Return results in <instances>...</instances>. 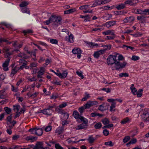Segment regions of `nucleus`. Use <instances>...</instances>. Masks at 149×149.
<instances>
[{
  "label": "nucleus",
  "mask_w": 149,
  "mask_h": 149,
  "mask_svg": "<svg viewBox=\"0 0 149 149\" xmlns=\"http://www.w3.org/2000/svg\"><path fill=\"white\" fill-rule=\"evenodd\" d=\"M61 124L62 125L64 126L69 123L68 121L66 120H62Z\"/></svg>",
  "instance_id": "obj_62"
},
{
  "label": "nucleus",
  "mask_w": 149,
  "mask_h": 149,
  "mask_svg": "<svg viewBox=\"0 0 149 149\" xmlns=\"http://www.w3.org/2000/svg\"><path fill=\"white\" fill-rule=\"evenodd\" d=\"M130 121V119L128 117H126L123 119L121 122V123L125 124L126 123H128Z\"/></svg>",
  "instance_id": "obj_36"
},
{
  "label": "nucleus",
  "mask_w": 149,
  "mask_h": 149,
  "mask_svg": "<svg viewBox=\"0 0 149 149\" xmlns=\"http://www.w3.org/2000/svg\"><path fill=\"white\" fill-rule=\"evenodd\" d=\"M135 1V0H127L124 2V3L125 5L128 4L131 6H134L136 3V2Z\"/></svg>",
  "instance_id": "obj_19"
},
{
  "label": "nucleus",
  "mask_w": 149,
  "mask_h": 149,
  "mask_svg": "<svg viewBox=\"0 0 149 149\" xmlns=\"http://www.w3.org/2000/svg\"><path fill=\"white\" fill-rule=\"evenodd\" d=\"M104 144L106 146H112L113 145V144L111 141L106 142L104 143Z\"/></svg>",
  "instance_id": "obj_55"
},
{
  "label": "nucleus",
  "mask_w": 149,
  "mask_h": 149,
  "mask_svg": "<svg viewBox=\"0 0 149 149\" xmlns=\"http://www.w3.org/2000/svg\"><path fill=\"white\" fill-rule=\"evenodd\" d=\"M149 15V9L146 8L144 10V15Z\"/></svg>",
  "instance_id": "obj_63"
},
{
  "label": "nucleus",
  "mask_w": 149,
  "mask_h": 149,
  "mask_svg": "<svg viewBox=\"0 0 149 149\" xmlns=\"http://www.w3.org/2000/svg\"><path fill=\"white\" fill-rule=\"evenodd\" d=\"M50 42L51 43L55 44H57L58 43L57 40L54 39H50Z\"/></svg>",
  "instance_id": "obj_51"
},
{
  "label": "nucleus",
  "mask_w": 149,
  "mask_h": 149,
  "mask_svg": "<svg viewBox=\"0 0 149 149\" xmlns=\"http://www.w3.org/2000/svg\"><path fill=\"white\" fill-rule=\"evenodd\" d=\"M116 56L111 55H109L107 59V63L108 65H111L115 63L116 61Z\"/></svg>",
  "instance_id": "obj_5"
},
{
  "label": "nucleus",
  "mask_w": 149,
  "mask_h": 149,
  "mask_svg": "<svg viewBox=\"0 0 149 149\" xmlns=\"http://www.w3.org/2000/svg\"><path fill=\"white\" fill-rule=\"evenodd\" d=\"M43 129H44L45 130L46 132H48L50 131L52 129V127L51 126L48 125V126H47L45 129L43 128Z\"/></svg>",
  "instance_id": "obj_52"
},
{
  "label": "nucleus",
  "mask_w": 149,
  "mask_h": 149,
  "mask_svg": "<svg viewBox=\"0 0 149 149\" xmlns=\"http://www.w3.org/2000/svg\"><path fill=\"white\" fill-rule=\"evenodd\" d=\"M149 110L148 109H145L141 111V117L144 122L149 121Z\"/></svg>",
  "instance_id": "obj_2"
},
{
  "label": "nucleus",
  "mask_w": 149,
  "mask_h": 149,
  "mask_svg": "<svg viewBox=\"0 0 149 149\" xmlns=\"http://www.w3.org/2000/svg\"><path fill=\"white\" fill-rule=\"evenodd\" d=\"M10 60V58H8L5 61L2 65V66L4 70L7 71L8 70V66Z\"/></svg>",
  "instance_id": "obj_8"
},
{
  "label": "nucleus",
  "mask_w": 149,
  "mask_h": 149,
  "mask_svg": "<svg viewBox=\"0 0 149 149\" xmlns=\"http://www.w3.org/2000/svg\"><path fill=\"white\" fill-rule=\"evenodd\" d=\"M132 12L136 14L144 15V10L134 9L132 10Z\"/></svg>",
  "instance_id": "obj_14"
},
{
  "label": "nucleus",
  "mask_w": 149,
  "mask_h": 149,
  "mask_svg": "<svg viewBox=\"0 0 149 149\" xmlns=\"http://www.w3.org/2000/svg\"><path fill=\"white\" fill-rule=\"evenodd\" d=\"M64 131V128L63 127H58L56 130V133L58 134H60L62 133Z\"/></svg>",
  "instance_id": "obj_27"
},
{
  "label": "nucleus",
  "mask_w": 149,
  "mask_h": 149,
  "mask_svg": "<svg viewBox=\"0 0 149 149\" xmlns=\"http://www.w3.org/2000/svg\"><path fill=\"white\" fill-rule=\"evenodd\" d=\"M85 42L86 43L87 46L88 47H97L98 46V44L93 43L92 42Z\"/></svg>",
  "instance_id": "obj_23"
},
{
  "label": "nucleus",
  "mask_w": 149,
  "mask_h": 149,
  "mask_svg": "<svg viewBox=\"0 0 149 149\" xmlns=\"http://www.w3.org/2000/svg\"><path fill=\"white\" fill-rule=\"evenodd\" d=\"M111 45H105L104 46V49L105 51L107 50H109L111 49Z\"/></svg>",
  "instance_id": "obj_64"
},
{
  "label": "nucleus",
  "mask_w": 149,
  "mask_h": 149,
  "mask_svg": "<svg viewBox=\"0 0 149 149\" xmlns=\"http://www.w3.org/2000/svg\"><path fill=\"white\" fill-rule=\"evenodd\" d=\"M37 138L36 136H29V141L31 140V142H33L37 140Z\"/></svg>",
  "instance_id": "obj_44"
},
{
  "label": "nucleus",
  "mask_w": 149,
  "mask_h": 149,
  "mask_svg": "<svg viewBox=\"0 0 149 149\" xmlns=\"http://www.w3.org/2000/svg\"><path fill=\"white\" fill-rule=\"evenodd\" d=\"M36 128L30 129L29 130V132H30L32 134H36Z\"/></svg>",
  "instance_id": "obj_42"
},
{
  "label": "nucleus",
  "mask_w": 149,
  "mask_h": 149,
  "mask_svg": "<svg viewBox=\"0 0 149 149\" xmlns=\"http://www.w3.org/2000/svg\"><path fill=\"white\" fill-rule=\"evenodd\" d=\"M37 66V64L35 63H32L30 65V69L35 68Z\"/></svg>",
  "instance_id": "obj_60"
},
{
  "label": "nucleus",
  "mask_w": 149,
  "mask_h": 149,
  "mask_svg": "<svg viewBox=\"0 0 149 149\" xmlns=\"http://www.w3.org/2000/svg\"><path fill=\"white\" fill-rule=\"evenodd\" d=\"M76 10L75 8H73L72 9H68L66 10L65 11H64V13L65 14H69L71 13H73L76 11Z\"/></svg>",
  "instance_id": "obj_25"
},
{
  "label": "nucleus",
  "mask_w": 149,
  "mask_h": 149,
  "mask_svg": "<svg viewBox=\"0 0 149 149\" xmlns=\"http://www.w3.org/2000/svg\"><path fill=\"white\" fill-rule=\"evenodd\" d=\"M129 74L127 73H120L119 74V76L120 77H128Z\"/></svg>",
  "instance_id": "obj_57"
},
{
  "label": "nucleus",
  "mask_w": 149,
  "mask_h": 149,
  "mask_svg": "<svg viewBox=\"0 0 149 149\" xmlns=\"http://www.w3.org/2000/svg\"><path fill=\"white\" fill-rule=\"evenodd\" d=\"M102 121L104 125H106L108 124L109 123V121L108 119L107 118H105L102 119Z\"/></svg>",
  "instance_id": "obj_37"
},
{
  "label": "nucleus",
  "mask_w": 149,
  "mask_h": 149,
  "mask_svg": "<svg viewBox=\"0 0 149 149\" xmlns=\"http://www.w3.org/2000/svg\"><path fill=\"white\" fill-rule=\"evenodd\" d=\"M4 109L8 114H10L11 111V109L10 108H9L7 107H5L4 108Z\"/></svg>",
  "instance_id": "obj_50"
},
{
  "label": "nucleus",
  "mask_w": 149,
  "mask_h": 149,
  "mask_svg": "<svg viewBox=\"0 0 149 149\" xmlns=\"http://www.w3.org/2000/svg\"><path fill=\"white\" fill-rule=\"evenodd\" d=\"M54 107L55 105H49L47 108L41 110V112L45 115L51 116L53 112L52 109L54 108Z\"/></svg>",
  "instance_id": "obj_4"
},
{
  "label": "nucleus",
  "mask_w": 149,
  "mask_h": 149,
  "mask_svg": "<svg viewBox=\"0 0 149 149\" xmlns=\"http://www.w3.org/2000/svg\"><path fill=\"white\" fill-rule=\"evenodd\" d=\"M50 20L51 22V23H55L56 22V16L52 15V16L50 17Z\"/></svg>",
  "instance_id": "obj_39"
},
{
  "label": "nucleus",
  "mask_w": 149,
  "mask_h": 149,
  "mask_svg": "<svg viewBox=\"0 0 149 149\" xmlns=\"http://www.w3.org/2000/svg\"><path fill=\"white\" fill-rule=\"evenodd\" d=\"M121 48L124 49H125L126 47V49L128 50V48L130 49L131 50H133L134 49V47L130 46H128L125 45H123L121 47Z\"/></svg>",
  "instance_id": "obj_49"
},
{
  "label": "nucleus",
  "mask_w": 149,
  "mask_h": 149,
  "mask_svg": "<svg viewBox=\"0 0 149 149\" xmlns=\"http://www.w3.org/2000/svg\"><path fill=\"white\" fill-rule=\"evenodd\" d=\"M98 104L96 101H88L85 105V108L88 109L93 105H97Z\"/></svg>",
  "instance_id": "obj_9"
},
{
  "label": "nucleus",
  "mask_w": 149,
  "mask_h": 149,
  "mask_svg": "<svg viewBox=\"0 0 149 149\" xmlns=\"http://www.w3.org/2000/svg\"><path fill=\"white\" fill-rule=\"evenodd\" d=\"M28 5V3L27 1H23L19 4V6L22 8L21 10L23 13H27L28 9L27 6Z\"/></svg>",
  "instance_id": "obj_6"
},
{
  "label": "nucleus",
  "mask_w": 149,
  "mask_h": 149,
  "mask_svg": "<svg viewBox=\"0 0 149 149\" xmlns=\"http://www.w3.org/2000/svg\"><path fill=\"white\" fill-rule=\"evenodd\" d=\"M87 124L84 123H82L77 126H76L75 127V129L76 130H78L84 128L86 127Z\"/></svg>",
  "instance_id": "obj_22"
},
{
  "label": "nucleus",
  "mask_w": 149,
  "mask_h": 149,
  "mask_svg": "<svg viewBox=\"0 0 149 149\" xmlns=\"http://www.w3.org/2000/svg\"><path fill=\"white\" fill-rule=\"evenodd\" d=\"M67 105V103H63L62 104H61L59 105V107H57L56 110V111H58L59 112L61 111H62L61 110V108L65 107Z\"/></svg>",
  "instance_id": "obj_21"
},
{
  "label": "nucleus",
  "mask_w": 149,
  "mask_h": 149,
  "mask_svg": "<svg viewBox=\"0 0 149 149\" xmlns=\"http://www.w3.org/2000/svg\"><path fill=\"white\" fill-rule=\"evenodd\" d=\"M80 17L82 18H85V21L86 22L87 21H89V20L90 18L89 16L88 15H86V16H83L82 15H80Z\"/></svg>",
  "instance_id": "obj_38"
},
{
  "label": "nucleus",
  "mask_w": 149,
  "mask_h": 149,
  "mask_svg": "<svg viewBox=\"0 0 149 149\" xmlns=\"http://www.w3.org/2000/svg\"><path fill=\"white\" fill-rule=\"evenodd\" d=\"M56 22L59 24L60 23V22L62 20V18L60 17L56 16Z\"/></svg>",
  "instance_id": "obj_59"
},
{
  "label": "nucleus",
  "mask_w": 149,
  "mask_h": 149,
  "mask_svg": "<svg viewBox=\"0 0 149 149\" xmlns=\"http://www.w3.org/2000/svg\"><path fill=\"white\" fill-rule=\"evenodd\" d=\"M43 128H36V134L39 136H41L43 134Z\"/></svg>",
  "instance_id": "obj_20"
},
{
  "label": "nucleus",
  "mask_w": 149,
  "mask_h": 149,
  "mask_svg": "<svg viewBox=\"0 0 149 149\" xmlns=\"http://www.w3.org/2000/svg\"><path fill=\"white\" fill-rule=\"evenodd\" d=\"M42 143L41 142H38L34 147V149H47V147L43 148L42 146Z\"/></svg>",
  "instance_id": "obj_13"
},
{
  "label": "nucleus",
  "mask_w": 149,
  "mask_h": 149,
  "mask_svg": "<svg viewBox=\"0 0 149 149\" xmlns=\"http://www.w3.org/2000/svg\"><path fill=\"white\" fill-rule=\"evenodd\" d=\"M12 115L8 116L7 118V124L8 125H9L12 123Z\"/></svg>",
  "instance_id": "obj_34"
},
{
  "label": "nucleus",
  "mask_w": 149,
  "mask_h": 149,
  "mask_svg": "<svg viewBox=\"0 0 149 149\" xmlns=\"http://www.w3.org/2000/svg\"><path fill=\"white\" fill-rule=\"evenodd\" d=\"M139 57L138 56H132L131 59L132 60L136 61L139 60Z\"/></svg>",
  "instance_id": "obj_61"
},
{
  "label": "nucleus",
  "mask_w": 149,
  "mask_h": 149,
  "mask_svg": "<svg viewBox=\"0 0 149 149\" xmlns=\"http://www.w3.org/2000/svg\"><path fill=\"white\" fill-rule=\"evenodd\" d=\"M143 90L142 89H139L138 91L136 93V94H137V96L138 97H141L142 95V92L143 91Z\"/></svg>",
  "instance_id": "obj_41"
},
{
  "label": "nucleus",
  "mask_w": 149,
  "mask_h": 149,
  "mask_svg": "<svg viewBox=\"0 0 149 149\" xmlns=\"http://www.w3.org/2000/svg\"><path fill=\"white\" fill-rule=\"evenodd\" d=\"M137 141V140L136 139H133L132 140L128 143H127L126 145L127 147H129L131 144H134Z\"/></svg>",
  "instance_id": "obj_31"
},
{
  "label": "nucleus",
  "mask_w": 149,
  "mask_h": 149,
  "mask_svg": "<svg viewBox=\"0 0 149 149\" xmlns=\"http://www.w3.org/2000/svg\"><path fill=\"white\" fill-rule=\"evenodd\" d=\"M116 21H111L107 22L104 24V26H106L108 28L115 25Z\"/></svg>",
  "instance_id": "obj_12"
},
{
  "label": "nucleus",
  "mask_w": 149,
  "mask_h": 149,
  "mask_svg": "<svg viewBox=\"0 0 149 149\" xmlns=\"http://www.w3.org/2000/svg\"><path fill=\"white\" fill-rule=\"evenodd\" d=\"M134 84H132L131 85V86L130 87V89L132 93L134 95H135L137 91L136 89L134 87Z\"/></svg>",
  "instance_id": "obj_30"
},
{
  "label": "nucleus",
  "mask_w": 149,
  "mask_h": 149,
  "mask_svg": "<svg viewBox=\"0 0 149 149\" xmlns=\"http://www.w3.org/2000/svg\"><path fill=\"white\" fill-rule=\"evenodd\" d=\"M13 109L15 112H19V110L20 108V106H14Z\"/></svg>",
  "instance_id": "obj_53"
},
{
  "label": "nucleus",
  "mask_w": 149,
  "mask_h": 149,
  "mask_svg": "<svg viewBox=\"0 0 149 149\" xmlns=\"http://www.w3.org/2000/svg\"><path fill=\"white\" fill-rule=\"evenodd\" d=\"M55 147L56 149H63L58 143H56L55 145Z\"/></svg>",
  "instance_id": "obj_56"
},
{
  "label": "nucleus",
  "mask_w": 149,
  "mask_h": 149,
  "mask_svg": "<svg viewBox=\"0 0 149 149\" xmlns=\"http://www.w3.org/2000/svg\"><path fill=\"white\" fill-rule=\"evenodd\" d=\"M5 90L4 89L0 91V98L3 99L5 97V95L4 94Z\"/></svg>",
  "instance_id": "obj_40"
},
{
  "label": "nucleus",
  "mask_w": 149,
  "mask_h": 149,
  "mask_svg": "<svg viewBox=\"0 0 149 149\" xmlns=\"http://www.w3.org/2000/svg\"><path fill=\"white\" fill-rule=\"evenodd\" d=\"M76 73L79 77H81L82 79H83L84 78V77L83 75L82 74V72L81 71L79 72L77 71L76 72Z\"/></svg>",
  "instance_id": "obj_54"
},
{
  "label": "nucleus",
  "mask_w": 149,
  "mask_h": 149,
  "mask_svg": "<svg viewBox=\"0 0 149 149\" xmlns=\"http://www.w3.org/2000/svg\"><path fill=\"white\" fill-rule=\"evenodd\" d=\"M99 136H96L95 137H93L92 136H89V138L88 139V141L90 143H93L94 141L97 139L98 137Z\"/></svg>",
  "instance_id": "obj_18"
},
{
  "label": "nucleus",
  "mask_w": 149,
  "mask_h": 149,
  "mask_svg": "<svg viewBox=\"0 0 149 149\" xmlns=\"http://www.w3.org/2000/svg\"><path fill=\"white\" fill-rule=\"evenodd\" d=\"M61 114L62 119V120H66L69 117V114L67 112H63V111L59 112Z\"/></svg>",
  "instance_id": "obj_16"
},
{
  "label": "nucleus",
  "mask_w": 149,
  "mask_h": 149,
  "mask_svg": "<svg viewBox=\"0 0 149 149\" xmlns=\"http://www.w3.org/2000/svg\"><path fill=\"white\" fill-rule=\"evenodd\" d=\"M116 103L114 102H113L111 105L110 107V111H113V109L115 107Z\"/></svg>",
  "instance_id": "obj_48"
},
{
  "label": "nucleus",
  "mask_w": 149,
  "mask_h": 149,
  "mask_svg": "<svg viewBox=\"0 0 149 149\" xmlns=\"http://www.w3.org/2000/svg\"><path fill=\"white\" fill-rule=\"evenodd\" d=\"M73 115L74 118L76 119H79L81 116L79 113L77 111H74L73 112Z\"/></svg>",
  "instance_id": "obj_29"
},
{
  "label": "nucleus",
  "mask_w": 149,
  "mask_h": 149,
  "mask_svg": "<svg viewBox=\"0 0 149 149\" xmlns=\"http://www.w3.org/2000/svg\"><path fill=\"white\" fill-rule=\"evenodd\" d=\"M79 119H80L81 121L83 122L85 124H88V120L86 118H84V117L81 116Z\"/></svg>",
  "instance_id": "obj_32"
},
{
  "label": "nucleus",
  "mask_w": 149,
  "mask_h": 149,
  "mask_svg": "<svg viewBox=\"0 0 149 149\" xmlns=\"http://www.w3.org/2000/svg\"><path fill=\"white\" fill-rule=\"evenodd\" d=\"M127 64L126 62L125 61L123 63H121L120 62L116 61L115 63L114 67H112L111 68L113 70L115 69L116 70H119L120 69L124 68Z\"/></svg>",
  "instance_id": "obj_3"
},
{
  "label": "nucleus",
  "mask_w": 149,
  "mask_h": 149,
  "mask_svg": "<svg viewBox=\"0 0 149 149\" xmlns=\"http://www.w3.org/2000/svg\"><path fill=\"white\" fill-rule=\"evenodd\" d=\"M102 34L105 35H114V33L113 31L109 30L102 32Z\"/></svg>",
  "instance_id": "obj_26"
},
{
  "label": "nucleus",
  "mask_w": 149,
  "mask_h": 149,
  "mask_svg": "<svg viewBox=\"0 0 149 149\" xmlns=\"http://www.w3.org/2000/svg\"><path fill=\"white\" fill-rule=\"evenodd\" d=\"M38 93H35L33 94H31L30 92L29 93V97H31L32 98H34L37 95Z\"/></svg>",
  "instance_id": "obj_43"
},
{
  "label": "nucleus",
  "mask_w": 149,
  "mask_h": 149,
  "mask_svg": "<svg viewBox=\"0 0 149 149\" xmlns=\"http://www.w3.org/2000/svg\"><path fill=\"white\" fill-rule=\"evenodd\" d=\"M67 74L68 72L67 71H63V72L62 73H61L62 78H65L67 76Z\"/></svg>",
  "instance_id": "obj_58"
},
{
  "label": "nucleus",
  "mask_w": 149,
  "mask_h": 149,
  "mask_svg": "<svg viewBox=\"0 0 149 149\" xmlns=\"http://www.w3.org/2000/svg\"><path fill=\"white\" fill-rule=\"evenodd\" d=\"M134 20V17L133 16H130L127 17L124 20L125 23H131L133 22Z\"/></svg>",
  "instance_id": "obj_15"
},
{
  "label": "nucleus",
  "mask_w": 149,
  "mask_h": 149,
  "mask_svg": "<svg viewBox=\"0 0 149 149\" xmlns=\"http://www.w3.org/2000/svg\"><path fill=\"white\" fill-rule=\"evenodd\" d=\"M112 15L111 14L107 13L105 14L102 17V18L106 20H109L112 17Z\"/></svg>",
  "instance_id": "obj_24"
},
{
  "label": "nucleus",
  "mask_w": 149,
  "mask_h": 149,
  "mask_svg": "<svg viewBox=\"0 0 149 149\" xmlns=\"http://www.w3.org/2000/svg\"><path fill=\"white\" fill-rule=\"evenodd\" d=\"M145 17L144 15H142L141 16H137V18L138 20H140L142 22H143L145 21Z\"/></svg>",
  "instance_id": "obj_33"
},
{
  "label": "nucleus",
  "mask_w": 149,
  "mask_h": 149,
  "mask_svg": "<svg viewBox=\"0 0 149 149\" xmlns=\"http://www.w3.org/2000/svg\"><path fill=\"white\" fill-rule=\"evenodd\" d=\"M86 108H85V107L82 106L81 107L79 108L78 110L81 114H82V113L84 112L85 109H86Z\"/></svg>",
  "instance_id": "obj_46"
},
{
  "label": "nucleus",
  "mask_w": 149,
  "mask_h": 149,
  "mask_svg": "<svg viewBox=\"0 0 149 149\" xmlns=\"http://www.w3.org/2000/svg\"><path fill=\"white\" fill-rule=\"evenodd\" d=\"M11 48H8L6 47H4L2 49V52L4 53V54L5 58H10L9 56L13 54V52L15 51H16L17 52L18 51L17 49H15L11 51Z\"/></svg>",
  "instance_id": "obj_1"
},
{
  "label": "nucleus",
  "mask_w": 149,
  "mask_h": 149,
  "mask_svg": "<svg viewBox=\"0 0 149 149\" xmlns=\"http://www.w3.org/2000/svg\"><path fill=\"white\" fill-rule=\"evenodd\" d=\"M19 70V68L15 66L11 70V72L10 74V76L11 77H13L14 74L17 73V72Z\"/></svg>",
  "instance_id": "obj_17"
},
{
  "label": "nucleus",
  "mask_w": 149,
  "mask_h": 149,
  "mask_svg": "<svg viewBox=\"0 0 149 149\" xmlns=\"http://www.w3.org/2000/svg\"><path fill=\"white\" fill-rule=\"evenodd\" d=\"M125 5L124 3L120 4L116 6V8L118 10H121L125 7Z\"/></svg>",
  "instance_id": "obj_28"
},
{
  "label": "nucleus",
  "mask_w": 149,
  "mask_h": 149,
  "mask_svg": "<svg viewBox=\"0 0 149 149\" xmlns=\"http://www.w3.org/2000/svg\"><path fill=\"white\" fill-rule=\"evenodd\" d=\"M105 1H102L101 0H97L93 2L92 7H95L98 5H100L101 4H104L106 3Z\"/></svg>",
  "instance_id": "obj_10"
},
{
  "label": "nucleus",
  "mask_w": 149,
  "mask_h": 149,
  "mask_svg": "<svg viewBox=\"0 0 149 149\" xmlns=\"http://www.w3.org/2000/svg\"><path fill=\"white\" fill-rule=\"evenodd\" d=\"M68 35V36L65 37V40L69 42H74V37L73 35L71 33L70 35L69 34Z\"/></svg>",
  "instance_id": "obj_11"
},
{
  "label": "nucleus",
  "mask_w": 149,
  "mask_h": 149,
  "mask_svg": "<svg viewBox=\"0 0 149 149\" xmlns=\"http://www.w3.org/2000/svg\"><path fill=\"white\" fill-rule=\"evenodd\" d=\"M102 125L99 122L96 123L94 125V127L97 129H100Z\"/></svg>",
  "instance_id": "obj_35"
},
{
  "label": "nucleus",
  "mask_w": 149,
  "mask_h": 149,
  "mask_svg": "<svg viewBox=\"0 0 149 149\" xmlns=\"http://www.w3.org/2000/svg\"><path fill=\"white\" fill-rule=\"evenodd\" d=\"M72 52L74 54L77 55L78 58H79L81 57V51L80 48L74 49L72 50Z\"/></svg>",
  "instance_id": "obj_7"
},
{
  "label": "nucleus",
  "mask_w": 149,
  "mask_h": 149,
  "mask_svg": "<svg viewBox=\"0 0 149 149\" xmlns=\"http://www.w3.org/2000/svg\"><path fill=\"white\" fill-rule=\"evenodd\" d=\"M90 96L88 94L86 93L85 96L82 99V101H85L90 98Z\"/></svg>",
  "instance_id": "obj_47"
},
{
  "label": "nucleus",
  "mask_w": 149,
  "mask_h": 149,
  "mask_svg": "<svg viewBox=\"0 0 149 149\" xmlns=\"http://www.w3.org/2000/svg\"><path fill=\"white\" fill-rule=\"evenodd\" d=\"M130 139V137L129 136H127L125 137L123 139V142L124 143L127 142Z\"/></svg>",
  "instance_id": "obj_45"
}]
</instances>
